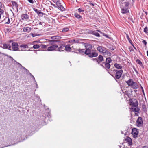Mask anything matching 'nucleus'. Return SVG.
<instances>
[{"instance_id": "nucleus-1", "label": "nucleus", "mask_w": 148, "mask_h": 148, "mask_svg": "<svg viewBox=\"0 0 148 148\" xmlns=\"http://www.w3.org/2000/svg\"><path fill=\"white\" fill-rule=\"evenodd\" d=\"M82 43L84 45L86 49L85 51V54L88 55L90 58L96 57L98 56V53H97L93 52L92 46L91 44L84 42Z\"/></svg>"}, {"instance_id": "nucleus-2", "label": "nucleus", "mask_w": 148, "mask_h": 148, "mask_svg": "<svg viewBox=\"0 0 148 148\" xmlns=\"http://www.w3.org/2000/svg\"><path fill=\"white\" fill-rule=\"evenodd\" d=\"M97 50L100 52L102 53L105 56H111V53L107 51V49L101 46H99Z\"/></svg>"}, {"instance_id": "nucleus-3", "label": "nucleus", "mask_w": 148, "mask_h": 148, "mask_svg": "<svg viewBox=\"0 0 148 148\" xmlns=\"http://www.w3.org/2000/svg\"><path fill=\"white\" fill-rule=\"evenodd\" d=\"M59 41L58 40H51L50 41V43L52 45L48 47L47 48V51H52L55 50L58 48V45L56 43L58 42Z\"/></svg>"}, {"instance_id": "nucleus-4", "label": "nucleus", "mask_w": 148, "mask_h": 148, "mask_svg": "<svg viewBox=\"0 0 148 148\" xmlns=\"http://www.w3.org/2000/svg\"><path fill=\"white\" fill-rule=\"evenodd\" d=\"M113 72L115 73V77L117 79H119L121 77L123 71L122 70H118L114 69Z\"/></svg>"}, {"instance_id": "nucleus-5", "label": "nucleus", "mask_w": 148, "mask_h": 148, "mask_svg": "<svg viewBox=\"0 0 148 148\" xmlns=\"http://www.w3.org/2000/svg\"><path fill=\"white\" fill-rule=\"evenodd\" d=\"M61 2H63L61 1L58 0L56 2V5L61 11H63L65 10V9L61 5Z\"/></svg>"}, {"instance_id": "nucleus-6", "label": "nucleus", "mask_w": 148, "mask_h": 148, "mask_svg": "<svg viewBox=\"0 0 148 148\" xmlns=\"http://www.w3.org/2000/svg\"><path fill=\"white\" fill-rule=\"evenodd\" d=\"M138 133V132L137 129L136 128H134L132 129V134L134 138H136L137 137Z\"/></svg>"}, {"instance_id": "nucleus-7", "label": "nucleus", "mask_w": 148, "mask_h": 148, "mask_svg": "<svg viewBox=\"0 0 148 148\" xmlns=\"http://www.w3.org/2000/svg\"><path fill=\"white\" fill-rule=\"evenodd\" d=\"M12 48L11 47V50L14 51H16L17 50L18 45L17 43L13 42L12 43Z\"/></svg>"}, {"instance_id": "nucleus-8", "label": "nucleus", "mask_w": 148, "mask_h": 148, "mask_svg": "<svg viewBox=\"0 0 148 148\" xmlns=\"http://www.w3.org/2000/svg\"><path fill=\"white\" fill-rule=\"evenodd\" d=\"M137 123L138 124V127L140 126L143 124V121L142 119L140 117H139L138 118L137 121Z\"/></svg>"}, {"instance_id": "nucleus-9", "label": "nucleus", "mask_w": 148, "mask_h": 148, "mask_svg": "<svg viewBox=\"0 0 148 148\" xmlns=\"http://www.w3.org/2000/svg\"><path fill=\"white\" fill-rule=\"evenodd\" d=\"M21 17L23 20H27L29 18V16L26 14H23L21 15Z\"/></svg>"}, {"instance_id": "nucleus-10", "label": "nucleus", "mask_w": 148, "mask_h": 148, "mask_svg": "<svg viewBox=\"0 0 148 148\" xmlns=\"http://www.w3.org/2000/svg\"><path fill=\"white\" fill-rule=\"evenodd\" d=\"M65 49V45H60V47L57 49V51H64Z\"/></svg>"}, {"instance_id": "nucleus-11", "label": "nucleus", "mask_w": 148, "mask_h": 148, "mask_svg": "<svg viewBox=\"0 0 148 148\" xmlns=\"http://www.w3.org/2000/svg\"><path fill=\"white\" fill-rule=\"evenodd\" d=\"M85 49H78L77 50H75L76 51H78V52H77V51L75 52L77 53H84L85 54Z\"/></svg>"}, {"instance_id": "nucleus-12", "label": "nucleus", "mask_w": 148, "mask_h": 148, "mask_svg": "<svg viewBox=\"0 0 148 148\" xmlns=\"http://www.w3.org/2000/svg\"><path fill=\"white\" fill-rule=\"evenodd\" d=\"M98 59L99 60H97V62L98 63H99L100 62H102L103 60V56L101 55H100L98 56Z\"/></svg>"}, {"instance_id": "nucleus-13", "label": "nucleus", "mask_w": 148, "mask_h": 148, "mask_svg": "<svg viewBox=\"0 0 148 148\" xmlns=\"http://www.w3.org/2000/svg\"><path fill=\"white\" fill-rule=\"evenodd\" d=\"M129 12V10L127 8H121V12L123 14H125Z\"/></svg>"}, {"instance_id": "nucleus-14", "label": "nucleus", "mask_w": 148, "mask_h": 148, "mask_svg": "<svg viewBox=\"0 0 148 148\" xmlns=\"http://www.w3.org/2000/svg\"><path fill=\"white\" fill-rule=\"evenodd\" d=\"M126 82L127 84L130 86H131L133 85V84L134 83L132 79H130L128 81H126Z\"/></svg>"}, {"instance_id": "nucleus-15", "label": "nucleus", "mask_w": 148, "mask_h": 148, "mask_svg": "<svg viewBox=\"0 0 148 148\" xmlns=\"http://www.w3.org/2000/svg\"><path fill=\"white\" fill-rule=\"evenodd\" d=\"M126 141L128 143L129 145H131L132 144V140L129 137H127L125 139Z\"/></svg>"}, {"instance_id": "nucleus-16", "label": "nucleus", "mask_w": 148, "mask_h": 148, "mask_svg": "<svg viewBox=\"0 0 148 148\" xmlns=\"http://www.w3.org/2000/svg\"><path fill=\"white\" fill-rule=\"evenodd\" d=\"M31 28L29 27H24L23 29V31L24 32H29L31 30Z\"/></svg>"}, {"instance_id": "nucleus-17", "label": "nucleus", "mask_w": 148, "mask_h": 148, "mask_svg": "<svg viewBox=\"0 0 148 148\" xmlns=\"http://www.w3.org/2000/svg\"><path fill=\"white\" fill-rule=\"evenodd\" d=\"M61 37L58 36H54L51 37V39L52 40H60Z\"/></svg>"}, {"instance_id": "nucleus-18", "label": "nucleus", "mask_w": 148, "mask_h": 148, "mask_svg": "<svg viewBox=\"0 0 148 148\" xmlns=\"http://www.w3.org/2000/svg\"><path fill=\"white\" fill-rule=\"evenodd\" d=\"M65 49L67 51H71V49L69 45H68L66 46H65Z\"/></svg>"}, {"instance_id": "nucleus-19", "label": "nucleus", "mask_w": 148, "mask_h": 148, "mask_svg": "<svg viewBox=\"0 0 148 148\" xmlns=\"http://www.w3.org/2000/svg\"><path fill=\"white\" fill-rule=\"evenodd\" d=\"M3 47L7 49H10V50H11V47L8 44H4Z\"/></svg>"}, {"instance_id": "nucleus-20", "label": "nucleus", "mask_w": 148, "mask_h": 148, "mask_svg": "<svg viewBox=\"0 0 148 148\" xmlns=\"http://www.w3.org/2000/svg\"><path fill=\"white\" fill-rule=\"evenodd\" d=\"M132 87L134 89H137L138 88V86L137 84L135 82H134L133 85L132 86Z\"/></svg>"}, {"instance_id": "nucleus-21", "label": "nucleus", "mask_w": 148, "mask_h": 148, "mask_svg": "<svg viewBox=\"0 0 148 148\" xmlns=\"http://www.w3.org/2000/svg\"><path fill=\"white\" fill-rule=\"evenodd\" d=\"M131 109L132 111L135 112H138V109L137 108V107H134V106H132Z\"/></svg>"}, {"instance_id": "nucleus-22", "label": "nucleus", "mask_w": 148, "mask_h": 148, "mask_svg": "<svg viewBox=\"0 0 148 148\" xmlns=\"http://www.w3.org/2000/svg\"><path fill=\"white\" fill-rule=\"evenodd\" d=\"M136 63L140 65V66L143 69L144 67L142 64V62L140 61V60L139 59H137L136 60Z\"/></svg>"}, {"instance_id": "nucleus-23", "label": "nucleus", "mask_w": 148, "mask_h": 148, "mask_svg": "<svg viewBox=\"0 0 148 148\" xmlns=\"http://www.w3.org/2000/svg\"><path fill=\"white\" fill-rule=\"evenodd\" d=\"M114 66L116 68L119 69H121L122 68V66L120 65V64L117 63L115 64Z\"/></svg>"}, {"instance_id": "nucleus-24", "label": "nucleus", "mask_w": 148, "mask_h": 148, "mask_svg": "<svg viewBox=\"0 0 148 148\" xmlns=\"http://www.w3.org/2000/svg\"><path fill=\"white\" fill-rule=\"evenodd\" d=\"M21 48H23L24 49L25 48H28V46L27 44H22L20 46Z\"/></svg>"}, {"instance_id": "nucleus-25", "label": "nucleus", "mask_w": 148, "mask_h": 148, "mask_svg": "<svg viewBox=\"0 0 148 148\" xmlns=\"http://www.w3.org/2000/svg\"><path fill=\"white\" fill-rule=\"evenodd\" d=\"M112 61V60L110 57L106 58V62L109 64Z\"/></svg>"}, {"instance_id": "nucleus-26", "label": "nucleus", "mask_w": 148, "mask_h": 148, "mask_svg": "<svg viewBox=\"0 0 148 148\" xmlns=\"http://www.w3.org/2000/svg\"><path fill=\"white\" fill-rule=\"evenodd\" d=\"M132 106H134V107H137L138 106V103L137 101L136 103H131Z\"/></svg>"}, {"instance_id": "nucleus-27", "label": "nucleus", "mask_w": 148, "mask_h": 148, "mask_svg": "<svg viewBox=\"0 0 148 148\" xmlns=\"http://www.w3.org/2000/svg\"><path fill=\"white\" fill-rule=\"evenodd\" d=\"M75 16L78 19H81L82 17L78 14L76 13L75 14Z\"/></svg>"}, {"instance_id": "nucleus-28", "label": "nucleus", "mask_w": 148, "mask_h": 148, "mask_svg": "<svg viewBox=\"0 0 148 148\" xmlns=\"http://www.w3.org/2000/svg\"><path fill=\"white\" fill-rule=\"evenodd\" d=\"M105 66L106 69H109L110 66V65L109 64L106 62Z\"/></svg>"}, {"instance_id": "nucleus-29", "label": "nucleus", "mask_w": 148, "mask_h": 148, "mask_svg": "<svg viewBox=\"0 0 148 148\" xmlns=\"http://www.w3.org/2000/svg\"><path fill=\"white\" fill-rule=\"evenodd\" d=\"M69 30V29L68 27H65L62 29V31L63 32H67Z\"/></svg>"}, {"instance_id": "nucleus-30", "label": "nucleus", "mask_w": 148, "mask_h": 148, "mask_svg": "<svg viewBox=\"0 0 148 148\" xmlns=\"http://www.w3.org/2000/svg\"><path fill=\"white\" fill-rule=\"evenodd\" d=\"M34 11L36 12L38 14H40L42 13L38 10L37 9L34 8Z\"/></svg>"}, {"instance_id": "nucleus-31", "label": "nucleus", "mask_w": 148, "mask_h": 148, "mask_svg": "<svg viewBox=\"0 0 148 148\" xmlns=\"http://www.w3.org/2000/svg\"><path fill=\"white\" fill-rule=\"evenodd\" d=\"M142 108H143V110H144V112H146L147 111L146 106L145 105L143 104V105Z\"/></svg>"}, {"instance_id": "nucleus-32", "label": "nucleus", "mask_w": 148, "mask_h": 148, "mask_svg": "<svg viewBox=\"0 0 148 148\" xmlns=\"http://www.w3.org/2000/svg\"><path fill=\"white\" fill-rule=\"evenodd\" d=\"M40 46L38 45H35L33 46V47L35 49H38L39 48Z\"/></svg>"}, {"instance_id": "nucleus-33", "label": "nucleus", "mask_w": 148, "mask_h": 148, "mask_svg": "<svg viewBox=\"0 0 148 148\" xmlns=\"http://www.w3.org/2000/svg\"><path fill=\"white\" fill-rule=\"evenodd\" d=\"M47 45H41V47L43 48H45L47 47Z\"/></svg>"}, {"instance_id": "nucleus-34", "label": "nucleus", "mask_w": 148, "mask_h": 148, "mask_svg": "<svg viewBox=\"0 0 148 148\" xmlns=\"http://www.w3.org/2000/svg\"><path fill=\"white\" fill-rule=\"evenodd\" d=\"M73 41H74V43H79V40L78 39H74L73 40Z\"/></svg>"}, {"instance_id": "nucleus-35", "label": "nucleus", "mask_w": 148, "mask_h": 148, "mask_svg": "<svg viewBox=\"0 0 148 148\" xmlns=\"http://www.w3.org/2000/svg\"><path fill=\"white\" fill-rule=\"evenodd\" d=\"M94 34L97 36L99 37L100 36L99 34L97 32H95Z\"/></svg>"}, {"instance_id": "nucleus-36", "label": "nucleus", "mask_w": 148, "mask_h": 148, "mask_svg": "<svg viewBox=\"0 0 148 148\" xmlns=\"http://www.w3.org/2000/svg\"><path fill=\"white\" fill-rule=\"evenodd\" d=\"M142 42L143 44H144L145 46L147 44V42L145 40H143L142 41Z\"/></svg>"}, {"instance_id": "nucleus-37", "label": "nucleus", "mask_w": 148, "mask_h": 148, "mask_svg": "<svg viewBox=\"0 0 148 148\" xmlns=\"http://www.w3.org/2000/svg\"><path fill=\"white\" fill-rule=\"evenodd\" d=\"M22 68L23 69V70L25 72V73L26 71H27V69H26L25 67L23 66H22Z\"/></svg>"}, {"instance_id": "nucleus-38", "label": "nucleus", "mask_w": 148, "mask_h": 148, "mask_svg": "<svg viewBox=\"0 0 148 148\" xmlns=\"http://www.w3.org/2000/svg\"><path fill=\"white\" fill-rule=\"evenodd\" d=\"M124 4L125 5V7H127L129 5V3L128 2H125Z\"/></svg>"}, {"instance_id": "nucleus-39", "label": "nucleus", "mask_w": 148, "mask_h": 148, "mask_svg": "<svg viewBox=\"0 0 148 148\" xmlns=\"http://www.w3.org/2000/svg\"><path fill=\"white\" fill-rule=\"evenodd\" d=\"M78 11L79 12H83L84 11V10H82L81 8H79L78 9Z\"/></svg>"}, {"instance_id": "nucleus-40", "label": "nucleus", "mask_w": 148, "mask_h": 148, "mask_svg": "<svg viewBox=\"0 0 148 148\" xmlns=\"http://www.w3.org/2000/svg\"><path fill=\"white\" fill-rule=\"evenodd\" d=\"M147 31H148V29H147V27H145L144 29V32H145V33H147Z\"/></svg>"}, {"instance_id": "nucleus-41", "label": "nucleus", "mask_w": 148, "mask_h": 148, "mask_svg": "<svg viewBox=\"0 0 148 148\" xmlns=\"http://www.w3.org/2000/svg\"><path fill=\"white\" fill-rule=\"evenodd\" d=\"M3 10L0 8V15H1L2 14H3Z\"/></svg>"}, {"instance_id": "nucleus-42", "label": "nucleus", "mask_w": 148, "mask_h": 148, "mask_svg": "<svg viewBox=\"0 0 148 148\" xmlns=\"http://www.w3.org/2000/svg\"><path fill=\"white\" fill-rule=\"evenodd\" d=\"M126 34V37H127V39L128 40H129V39H130V38L128 34Z\"/></svg>"}, {"instance_id": "nucleus-43", "label": "nucleus", "mask_w": 148, "mask_h": 148, "mask_svg": "<svg viewBox=\"0 0 148 148\" xmlns=\"http://www.w3.org/2000/svg\"><path fill=\"white\" fill-rule=\"evenodd\" d=\"M28 1L30 3H34V2L33 1V0H28Z\"/></svg>"}, {"instance_id": "nucleus-44", "label": "nucleus", "mask_w": 148, "mask_h": 148, "mask_svg": "<svg viewBox=\"0 0 148 148\" xmlns=\"http://www.w3.org/2000/svg\"><path fill=\"white\" fill-rule=\"evenodd\" d=\"M142 148H148V145H147L142 147Z\"/></svg>"}, {"instance_id": "nucleus-45", "label": "nucleus", "mask_w": 148, "mask_h": 148, "mask_svg": "<svg viewBox=\"0 0 148 148\" xmlns=\"http://www.w3.org/2000/svg\"><path fill=\"white\" fill-rule=\"evenodd\" d=\"M6 56H8V57H9V58H11V59H12L13 60H14V59L12 57H11L10 56H8V55H5Z\"/></svg>"}, {"instance_id": "nucleus-46", "label": "nucleus", "mask_w": 148, "mask_h": 148, "mask_svg": "<svg viewBox=\"0 0 148 148\" xmlns=\"http://www.w3.org/2000/svg\"><path fill=\"white\" fill-rule=\"evenodd\" d=\"M29 73H30L28 70H27V71H26V73L27 74H28Z\"/></svg>"}, {"instance_id": "nucleus-47", "label": "nucleus", "mask_w": 148, "mask_h": 148, "mask_svg": "<svg viewBox=\"0 0 148 148\" xmlns=\"http://www.w3.org/2000/svg\"><path fill=\"white\" fill-rule=\"evenodd\" d=\"M69 42H71V43H74V41H73V40H71Z\"/></svg>"}, {"instance_id": "nucleus-48", "label": "nucleus", "mask_w": 148, "mask_h": 148, "mask_svg": "<svg viewBox=\"0 0 148 148\" xmlns=\"http://www.w3.org/2000/svg\"><path fill=\"white\" fill-rule=\"evenodd\" d=\"M128 41H129V42L131 44H132V41L130 39H129V40H128Z\"/></svg>"}, {"instance_id": "nucleus-49", "label": "nucleus", "mask_w": 148, "mask_h": 148, "mask_svg": "<svg viewBox=\"0 0 148 148\" xmlns=\"http://www.w3.org/2000/svg\"><path fill=\"white\" fill-rule=\"evenodd\" d=\"M31 76L33 78L34 80H35V78H34V76L32 75V76Z\"/></svg>"}, {"instance_id": "nucleus-50", "label": "nucleus", "mask_w": 148, "mask_h": 148, "mask_svg": "<svg viewBox=\"0 0 148 148\" xmlns=\"http://www.w3.org/2000/svg\"><path fill=\"white\" fill-rule=\"evenodd\" d=\"M2 7V5L1 3L0 2V8H1Z\"/></svg>"}, {"instance_id": "nucleus-51", "label": "nucleus", "mask_w": 148, "mask_h": 148, "mask_svg": "<svg viewBox=\"0 0 148 148\" xmlns=\"http://www.w3.org/2000/svg\"><path fill=\"white\" fill-rule=\"evenodd\" d=\"M28 75H30L31 76L32 75V74L31 73H29Z\"/></svg>"}, {"instance_id": "nucleus-52", "label": "nucleus", "mask_w": 148, "mask_h": 148, "mask_svg": "<svg viewBox=\"0 0 148 148\" xmlns=\"http://www.w3.org/2000/svg\"><path fill=\"white\" fill-rule=\"evenodd\" d=\"M18 64H19L22 67V66L21 64L19 63H18Z\"/></svg>"}, {"instance_id": "nucleus-53", "label": "nucleus", "mask_w": 148, "mask_h": 148, "mask_svg": "<svg viewBox=\"0 0 148 148\" xmlns=\"http://www.w3.org/2000/svg\"><path fill=\"white\" fill-rule=\"evenodd\" d=\"M24 49H21V50H22V51H25V50H24Z\"/></svg>"}, {"instance_id": "nucleus-54", "label": "nucleus", "mask_w": 148, "mask_h": 148, "mask_svg": "<svg viewBox=\"0 0 148 148\" xmlns=\"http://www.w3.org/2000/svg\"><path fill=\"white\" fill-rule=\"evenodd\" d=\"M141 88L142 89V91H143V87H141Z\"/></svg>"}, {"instance_id": "nucleus-55", "label": "nucleus", "mask_w": 148, "mask_h": 148, "mask_svg": "<svg viewBox=\"0 0 148 148\" xmlns=\"http://www.w3.org/2000/svg\"><path fill=\"white\" fill-rule=\"evenodd\" d=\"M125 93L127 94V91H125Z\"/></svg>"}, {"instance_id": "nucleus-56", "label": "nucleus", "mask_w": 148, "mask_h": 148, "mask_svg": "<svg viewBox=\"0 0 148 148\" xmlns=\"http://www.w3.org/2000/svg\"><path fill=\"white\" fill-rule=\"evenodd\" d=\"M147 56H148V51H147Z\"/></svg>"}, {"instance_id": "nucleus-57", "label": "nucleus", "mask_w": 148, "mask_h": 148, "mask_svg": "<svg viewBox=\"0 0 148 148\" xmlns=\"http://www.w3.org/2000/svg\"><path fill=\"white\" fill-rule=\"evenodd\" d=\"M97 31H98V32H101L99 30H97Z\"/></svg>"}, {"instance_id": "nucleus-58", "label": "nucleus", "mask_w": 148, "mask_h": 148, "mask_svg": "<svg viewBox=\"0 0 148 148\" xmlns=\"http://www.w3.org/2000/svg\"><path fill=\"white\" fill-rule=\"evenodd\" d=\"M135 71L136 73H138V71L136 70H135Z\"/></svg>"}, {"instance_id": "nucleus-59", "label": "nucleus", "mask_w": 148, "mask_h": 148, "mask_svg": "<svg viewBox=\"0 0 148 148\" xmlns=\"http://www.w3.org/2000/svg\"><path fill=\"white\" fill-rule=\"evenodd\" d=\"M104 35V36H106V37H108V36H107V35Z\"/></svg>"}, {"instance_id": "nucleus-60", "label": "nucleus", "mask_w": 148, "mask_h": 148, "mask_svg": "<svg viewBox=\"0 0 148 148\" xmlns=\"http://www.w3.org/2000/svg\"><path fill=\"white\" fill-rule=\"evenodd\" d=\"M111 49V50H114V49H113V48H112V49Z\"/></svg>"}, {"instance_id": "nucleus-61", "label": "nucleus", "mask_w": 148, "mask_h": 148, "mask_svg": "<svg viewBox=\"0 0 148 148\" xmlns=\"http://www.w3.org/2000/svg\"><path fill=\"white\" fill-rule=\"evenodd\" d=\"M92 5L94 6V5L92 3Z\"/></svg>"}, {"instance_id": "nucleus-62", "label": "nucleus", "mask_w": 148, "mask_h": 148, "mask_svg": "<svg viewBox=\"0 0 148 148\" xmlns=\"http://www.w3.org/2000/svg\"><path fill=\"white\" fill-rule=\"evenodd\" d=\"M145 12L146 14H147V12Z\"/></svg>"}, {"instance_id": "nucleus-63", "label": "nucleus", "mask_w": 148, "mask_h": 148, "mask_svg": "<svg viewBox=\"0 0 148 148\" xmlns=\"http://www.w3.org/2000/svg\"><path fill=\"white\" fill-rule=\"evenodd\" d=\"M1 15H0V18H1Z\"/></svg>"}, {"instance_id": "nucleus-64", "label": "nucleus", "mask_w": 148, "mask_h": 148, "mask_svg": "<svg viewBox=\"0 0 148 148\" xmlns=\"http://www.w3.org/2000/svg\"><path fill=\"white\" fill-rule=\"evenodd\" d=\"M143 93H144V92H143ZM143 94H144V93H143Z\"/></svg>"}]
</instances>
